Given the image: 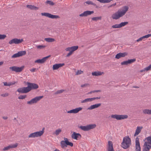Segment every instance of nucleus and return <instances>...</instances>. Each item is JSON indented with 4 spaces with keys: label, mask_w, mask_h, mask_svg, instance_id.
I'll return each mask as SVG.
<instances>
[{
    "label": "nucleus",
    "mask_w": 151,
    "mask_h": 151,
    "mask_svg": "<svg viewBox=\"0 0 151 151\" xmlns=\"http://www.w3.org/2000/svg\"><path fill=\"white\" fill-rule=\"evenodd\" d=\"M128 9L129 7L127 6H124L117 12L113 13L111 15V18L113 19H118L124 15Z\"/></svg>",
    "instance_id": "1"
},
{
    "label": "nucleus",
    "mask_w": 151,
    "mask_h": 151,
    "mask_svg": "<svg viewBox=\"0 0 151 151\" xmlns=\"http://www.w3.org/2000/svg\"><path fill=\"white\" fill-rule=\"evenodd\" d=\"M131 145V140L128 136H126L123 139L121 143V147L124 149H127L130 147Z\"/></svg>",
    "instance_id": "2"
},
{
    "label": "nucleus",
    "mask_w": 151,
    "mask_h": 151,
    "mask_svg": "<svg viewBox=\"0 0 151 151\" xmlns=\"http://www.w3.org/2000/svg\"><path fill=\"white\" fill-rule=\"evenodd\" d=\"M45 128H43L42 130L37 131L30 134L28 136L29 138H34L36 137H40L42 136L44 133Z\"/></svg>",
    "instance_id": "3"
},
{
    "label": "nucleus",
    "mask_w": 151,
    "mask_h": 151,
    "mask_svg": "<svg viewBox=\"0 0 151 151\" xmlns=\"http://www.w3.org/2000/svg\"><path fill=\"white\" fill-rule=\"evenodd\" d=\"M61 147L63 149L65 148L68 145L71 147L73 146V144L72 142L69 141L68 139L66 138H64V140H62L60 142Z\"/></svg>",
    "instance_id": "4"
},
{
    "label": "nucleus",
    "mask_w": 151,
    "mask_h": 151,
    "mask_svg": "<svg viewBox=\"0 0 151 151\" xmlns=\"http://www.w3.org/2000/svg\"><path fill=\"white\" fill-rule=\"evenodd\" d=\"M78 48V46H75L70 47H67L65 49V51H69V52L67 55L66 57H68L71 55L74 52L77 50Z\"/></svg>",
    "instance_id": "5"
},
{
    "label": "nucleus",
    "mask_w": 151,
    "mask_h": 151,
    "mask_svg": "<svg viewBox=\"0 0 151 151\" xmlns=\"http://www.w3.org/2000/svg\"><path fill=\"white\" fill-rule=\"evenodd\" d=\"M96 125L95 124H90L86 126H81L80 127L82 130L84 131H88L91 129H93L96 127Z\"/></svg>",
    "instance_id": "6"
},
{
    "label": "nucleus",
    "mask_w": 151,
    "mask_h": 151,
    "mask_svg": "<svg viewBox=\"0 0 151 151\" xmlns=\"http://www.w3.org/2000/svg\"><path fill=\"white\" fill-rule=\"evenodd\" d=\"M43 97V96H38L34 98L30 101H28L27 104L29 105H31L37 103Z\"/></svg>",
    "instance_id": "7"
},
{
    "label": "nucleus",
    "mask_w": 151,
    "mask_h": 151,
    "mask_svg": "<svg viewBox=\"0 0 151 151\" xmlns=\"http://www.w3.org/2000/svg\"><path fill=\"white\" fill-rule=\"evenodd\" d=\"M111 117L117 120H121L127 118L128 116L127 115H118L115 114L111 115Z\"/></svg>",
    "instance_id": "8"
},
{
    "label": "nucleus",
    "mask_w": 151,
    "mask_h": 151,
    "mask_svg": "<svg viewBox=\"0 0 151 151\" xmlns=\"http://www.w3.org/2000/svg\"><path fill=\"white\" fill-rule=\"evenodd\" d=\"M28 86L27 87L19 88L18 89L17 91L19 93H26L31 91V89L28 83Z\"/></svg>",
    "instance_id": "9"
},
{
    "label": "nucleus",
    "mask_w": 151,
    "mask_h": 151,
    "mask_svg": "<svg viewBox=\"0 0 151 151\" xmlns=\"http://www.w3.org/2000/svg\"><path fill=\"white\" fill-rule=\"evenodd\" d=\"M24 66H22L21 67H18L16 66H13L9 68L12 71L15 72L17 73L20 72H21L24 69Z\"/></svg>",
    "instance_id": "10"
},
{
    "label": "nucleus",
    "mask_w": 151,
    "mask_h": 151,
    "mask_svg": "<svg viewBox=\"0 0 151 151\" xmlns=\"http://www.w3.org/2000/svg\"><path fill=\"white\" fill-rule=\"evenodd\" d=\"M41 14L42 16H44L51 19H58L60 17L57 15H54L48 13H42Z\"/></svg>",
    "instance_id": "11"
},
{
    "label": "nucleus",
    "mask_w": 151,
    "mask_h": 151,
    "mask_svg": "<svg viewBox=\"0 0 151 151\" xmlns=\"http://www.w3.org/2000/svg\"><path fill=\"white\" fill-rule=\"evenodd\" d=\"M23 41L22 39H18L17 38H14L12 39L9 42V43L10 44H19L21 43Z\"/></svg>",
    "instance_id": "12"
},
{
    "label": "nucleus",
    "mask_w": 151,
    "mask_h": 151,
    "mask_svg": "<svg viewBox=\"0 0 151 151\" xmlns=\"http://www.w3.org/2000/svg\"><path fill=\"white\" fill-rule=\"evenodd\" d=\"M71 137L72 139L77 140L80 139L81 137V136L79 133L73 132L71 134Z\"/></svg>",
    "instance_id": "13"
},
{
    "label": "nucleus",
    "mask_w": 151,
    "mask_h": 151,
    "mask_svg": "<svg viewBox=\"0 0 151 151\" xmlns=\"http://www.w3.org/2000/svg\"><path fill=\"white\" fill-rule=\"evenodd\" d=\"M83 109V108L81 107H79L76 108L75 109H73L70 111H68L67 112L69 114H76L78 113L79 111H81Z\"/></svg>",
    "instance_id": "14"
},
{
    "label": "nucleus",
    "mask_w": 151,
    "mask_h": 151,
    "mask_svg": "<svg viewBox=\"0 0 151 151\" xmlns=\"http://www.w3.org/2000/svg\"><path fill=\"white\" fill-rule=\"evenodd\" d=\"M18 145V144L17 143L14 144L10 145L4 147L2 149V150L3 151H5L8 150L11 148H15L17 147Z\"/></svg>",
    "instance_id": "15"
},
{
    "label": "nucleus",
    "mask_w": 151,
    "mask_h": 151,
    "mask_svg": "<svg viewBox=\"0 0 151 151\" xmlns=\"http://www.w3.org/2000/svg\"><path fill=\"white\" fill-rule=\"evenodd\" d=\"M50 57V55H49L47 56L44 57L42 59H38L35 61V63H45L46 60Z\"/></svg>",
    "instance_id": "16"
},
{
    "label": "nucleus",
    "mask_w": 151,
    "mask_h": 151,
    "mask_svg": "<svg viewBox=\"0 0 151 151\" xmlns=\"http://www.w3.org/2000/svg\"><path fill=\"white\" fill-rule=\"evenodd\" d=\"M135 150L136 151H141V147L138 137H136L135 140Z\"/></svg>",
    "instance_id": "17"
},
{
    "label": "nucleus",
    "mask_w": 151,
    "mask_h": 151,
    "mask_svg": "<svg viewBox=\"0 0 151 151\" xmlns=\"http://www.w3.org/2000/svg\"><path fill=\"white\" fill-rule=\"evenodd\" d=\"M93 13V11H87L80 14L79 16L80 17H86L88 15H91Z\"/></svg>",
    "instance_id": "18"
},
{
    "label": "nucleus",
    "mask_w": 151,
    "mask_h": 151,
    "mask_svg": "<svg viewBox=\"0 0 151 151\" xmlns=\"http://www.w3.org/2000/svg\"><path fill=\"white\" fill-rule=\"evenodd\" d=\"M151 148V145L147 144V143H144L143 145V151H149Z\"/></svg>",
    "instance_id": "19"
},
{
    "label": "nucleus",
    "mask_w": 151,
    "mask_h": 151,
    "mask_svg": "<svg viewBox=\"0 0 151 151\" xmlns=\"http://www.w3.org/2000/svg\"><path fill=\"white\" fill-rule=\"evenodd\" d=\"M64 65L65 64L64 63L55 64L53 65L52 69L53 70H58L60 68Z\"/></svg>",
    "instance_id": "20"
},
{
    "label": "nucleus",
    "mask_w": 151,
    "mask_h": 151,
    "mask_svg": "<svg viewBox=\"0 0 151 151\" xmlns=\"http://www.w3.org/2000/svg\"><path fill=\"white\" fill-rule=\"evenodd\" d=\"M128 53L127 52L123 53H119L116 55L115 56V58L119 59L121 58L124 57L127 55Z\"/></svg>",
    "instance_id": "21"
},
{
    "label": "nucleus",
    "mask_w": 151,
    "mask_h": 151,
    "mask_svg": "<svg viewBox=\"0 0 151 151\" xmlns=\"http://www.w3.org/2000/svg\"><path fill=\"white\" fill-rule=\"evenodd\" d=\"M143 128V127L142 126H138L137 127L136 129L135 132L134 134V136L136 137L138 135L139 133L141 132L142 129Z\"/></svg>",
    "instance_id": "22"
},
{
    "label": "nucleus",
    "mask_w": 151,
    "mask_h": 151,
    "mask_svg": "<svg viewBox=\"0 0 151 151\" xmlns=\"http://www.w3.org/2000/svg\"><path fill=\"white\" fill-rule=\"evenodd\" d=\"M136 61L135 59H131L129 60H128L124 61L122 62L121 64L122 65H127L128 64L132 63Z\"/></svg>",
    "instance_id": "23"
},
{
    "label": "nucleus",
    "mask_w": 151,
    "mask_h": 151,
    "mask_svg": "<svg viewBox=\"0 0 151 151\" xmlns=\"http://www.w3.org/2000/svg\"><path fill=\"white\" fill-rule=\"evenodd\" d=\"M28 83L31 89V90L32 89H37L39 87L38 85L36 84L30 83Z\"/></svg>",
    "instance_id": "24"
},
{
    "label": "nucleus",
    "mask_w": 151,
    "mask_h": 151,
    "mask_svg": "<svg viewBox=\"0 0 151 151\" xmlns=\"http://www.w3.org/2000/svg\"><path fill=\"white\" fill-rule=\"evenodd\" d=\"M101 105V104L99 103L94 105H93L91 106L90 107L88 108V110H92L94 109L97 108L99 107Z\"/></svg>",
    "instance_id": "25"
},
{
    "label": "nucleus",
    "mask_w": 151,
    "mask_h": 151,
    "mask_svg": "<svg viewBox=\"0 0 151 151\" xmlns=\"http://www.w3.org/2000/svg\"><path fill=\"white\" fill-rule=\"evenodd\" d=\"M104 74L103 72L99 71H94L92 73V75L93 76H98L102 75Z\"/></svg>",
    "instance_id": "26"
},
{
    "label": "nucleus",
    "mask_w": 151,
    "mask_h": 151,
    "mask_svg": "<svg viewBox=\"0 0 151 151\" xmlns=\"http://www.w3.org/2000/svg\"><path fill=\"white\" fill-rule=\"evenodd\" d=\"M151 36V34H148L145 36H143L137 39L136 40L137 42H139L140 41H142L144 38H147Z\"/></svg>",
    "instance_id": "27"
},
{
    "label": "nucleus",
    "mask_w": 151,
    "mask_h": 151,
    "mask_svg": "<svg viewBox=\"0 0 151 151\" xmlns=\"http://www.w3.org/2000/svg\"><path fill=\"white\" fill-rule=\"evenodd\" d=\"M27 7L31 10H37L38 9V8L35 6L30 5H27Z\"/></svg>",
    "instance_id": "28"
},
{
    "label": "nucleus",
    "mask_w": 151,
    "mask_h": 151,
    "mask_svg": "<svg viewBox=\"0 0 151 151\" xmlns=\"http://www.w3.org/2000/svg\"><path fill=\"white\" fill-rule=\"evenodd\" d=\"M142 111L145 114H151V109H145L143 110Z\"/></svg>",
    "instance_id": "29"
},
{
    "label": "nucleus",
    "mask_w": 151,
    "mask_h": 151,
    "mask_svg": "<svg viewBox=\"0 0 151 151\" xmlns=\"http://www.w3.org/2000/svg\"><path fill=\"white\" fill-rule=\"evenodd\" d=\"M45 40L48 42H52L55 41L54 39L51 38H45Z\"/></svg>",
    "instance_id": "30"
},
{
    "label": "nucleus",
    "mask_w": 151,
    "mask_h": 151,
    "mask_svg": "<svg viewBox=\"0 0 151 151\" xmlns=\"http://www.w3.org/2000/svg\"><path fill=\"white\" fill-rule=\"evenodd\" d=\"M146 141L145 143H147V144H150L151 145V136H150L146 137L145 139Z\"/></svg>",
    "instance_id": "31"
},
{
    "label": "nucleus",
    "mask_w": 151,
    "mask_h": 151,
    "mask_svg": "<svg viewBox=\"0 0 151 151\" xmlns=\"http://www.w3.org/2000/svg\"><path fill=\"white\" fill-rule=\"evenodd\" d=\"M93 101L92 98H87L85 99L84 100L82 101L81 103H85L91 102Z\"/></svg>",
    "instance_id": "32"
},
{
    "label": "nucleus",
    "mask_w": 151,
    "mask_h": 151,
    "mask_svg": "<svg viewBox=\"0 0 151 151\" xmlns=\"http://www.w3.org/2000/svg\"><path fill=\"white\" fill-rule=\"evenodd\" d=\"M19 54V57L22 56L23 55H25L26 53V52L25 51H22L18 52Z\"/></svg>",
    "instance_id": "33"
},
{
    "label": "nucleus",
    "mask_w": 151,
    "mask_h": 151,
    "mask_svg": "<svg viewBox=\"0 0 151 151\" xmlns=\"http://www.w3.org/2000/svg\"><path fill=\"white\" fill-rule=\"evenodd\" d=\"M61 132V129H58L55 131V132L54 133V134H55L56 135H58Z\"/></svg>",
    "instance_id": "34"
},
{
    "label": "nucleus",
    "mask_w": 151,
    "mask_h": 151,
    "mask_svg": "<svg viewBox=\"0 0 151 151\" xmlns=\"http://www.w3.org/2000/svg\"><path fill=\"white\" fill-rule=\"evenodd\" d=\"M15 83V82L14 83H12V82L7 83V82H3L4 85L5 86H9L13 85Z\"/></svg>",
    "instance_id": "35"
},
{
    "label": "nucleus",
    "mask_w": 151,
    "mask_h": 151,
    "mask_svg": "<svg viewBox=\"0 0 151 151\" xmlns=\"http://www.w3.org/2000/svg\"><path fill=\"white\" fill-rule=\"evenodd\" d=\"M128 22H122L120 24H119L120 28H121L123 27H124L127 25L128 24Z\"/></svg>",
    "instance_id": "36"
},
{
    "label": "nucleus",
    "mask_w": 151,
    "mask_h": 151,
    "mask_svg": "<svg viewBox=\"0 0 151 151\" xmlns=\"http://www.w3.org/2000/svg\"><path fill=\"white\" fill-rule=\"evenodd\" d=\"M101 18L102 17L101 16L93 17L92 18V19L93 21H96L99 20H101Z\"/></svg>",
    "instance_id": "37"
},
{
    "label": "nucleus",
    "mask_w": 151,
    "mask_h": 151,
    "mask_svg": "<svg viewBox=\"0 0 151 151\" xmlns=\"http://www.w3.org/2000/svg\"><path fill=\"white\" fill-rule=\"evenodd\" d=\"M113 147V144L112 142L111 141H109L108 145V148H111Z\"/></svg>",
    "instance_id": "38"
},
{
    "label": "nucleus",
    "mask_w": 151,
    "mask_h": 151,
    "mask_svg": "<svg viewBox=\"0 0 151 151\" xmlns=\"http://www.w3.org/2000/svg\"><path fill=\"white\" fill-rule=\"evenodd\" d=\"M37 48L39 49L44 48L46 47V46L43 45H37L36 46Z\"/></svg>",
    "instance_id": "39"
},
{
    "label": "nucleus",
    "mask_w": 151,
    "mask_h": 151,
    "mask_svg": "<svg viewBox=\"0 0 151 151\" xmlns=\"http://www.w3.org/2000/svg\"><path fill=\"white\" fill-rule=\"evenodd\" d=\"M85 3L89 5L91 4L93 6L96 5V4H95L93 3L92 1H86Z\"/></svg>",
    "instance_id": "40"
},
{
    "label": "nucleus",
    "mask_w": 151,
    "mask_h": 151,
    "mask_svg": "<svg viewBox=\"0 0 151 151\" xmlns=\"http://www.w3.org/2000/svg\"><path fill=\"white\" fill-rule=\"evenodd\" d=\"M46 3L47 4H49L50 5L53 6L54 5V3H53L52 1H47Z\"/></svg>",
    "instance_id": "41"
},
{
    "label": "nucleus",
    "mask_w": 151,
    "mask_h": 151,
    "mask_svg": "<svg viewBox=\"0 0 151 151\" xmlns=\"http://www.w3.org/2000/svg\"><path fill=\"white\" fill-rule=\"evenodd\" d=\"M145 70L146 71H147L149 70H151V64L148 67L145 68Z\"/></svg>",
    "instance_id": "42"
},
{
    "label": "nucleus",
    "mask_w": 151,
    "mask_h": 151,
    "mask_svg": "<svg viewBox=\"0 0 151 151\" xmlns=\"http://www.w3.org/2000/svg\"><path fill=\"white\" fill-rule=\"evenodd\" d=\"M83 72L81 70H78L76 73V75H78L81 74L83 73Z\"/></svg>",
    "instance_id": "43"
},
{
    "label": "nucleus",
    "mask_w": 151,
    "mask_h": 151,
    "mask_svg": "<svg viewBox=\"0 0 151 151\" xmlns=\"http://www.w3.org/2000/svg\"><path fill=\"white\" fill-rule=\"evenodd\" d=\"M64 91V90L63 89L58 90L55 93V94H60L62 93Z\"/></svg>",
    "instance_id": "44"
},
{
    "label": "nucleus",
    "mask_w": 151,
    "mask_h": 151,
    "mask_svg": "<svg viewBox=\"0 0 151 151\" xmlns=\"http://www.w3.org/2000/svg\"><path fill=\"white\" fill-rule=\"evenodd\" d=\"M88 86H89V84L88 83H86L84 84H82L81 85V87L82 88H84L85 87H86Z\"/></svg>",
    "instance_id": "45"
},
{
    "label": "nucleus",
    "mask_w": 151,
    "mask_h": 151,
    "mask_svg": "<svg viewBox=\"0 0 151 151\" xmlns=\"http://www.w3.org/2000/svg\"><path fill=\"white\" fill-rule=\"evenodd\" d=\"M6 36L5 35H1L0 34V40H3L5 39Z\"/></svg>",
    "instance_id": "46"
},
{
    "label": "nucleus",
    "mask_w": 151,
    "mask_h": 151,
    "mask_svg": "<svg viewBox=\"0 0 151 151\" xmlns=\"http://www.w3.org/2000/svg\"><path fill=\"white\" fill-rule=\"evenodd\" d=\"M101 91L100 90L93 91H91L89 92L88 93V94H91L93 93H94L95 92H100Z\"/></svg>",
    "instance_id": "47"
},
{
    "label": "nucleus",
    "mask_w": 151,
    "mask_h": 151,
    "mask_svg": "<svg viewBox=\"0 0 151 151\" xmlns=\"http://www.w3.org/2000/svg\"><path fill=\"white\" fill-rule=\"evenodd\" d=\"M27 97L26 95H20L18 97V99H25Z\"/></svg>",
    "instance_id": "48"
},
{
    "label": "nucleus",
    "mask_w": 151,
    "mask_h": 151,
    "mask_svg": "<svg viewBox=\"0 0 151 151\" xmlns=\"http://www.w3.org/2000/svg\"><path fill=\"white\" fill-rule=\"evenodd\" d=\"M112 27L114 28H120L119 24H116L112 26Z\"/></svg>",
    "instance_id": "49"
},
{
    "label": "nucleus",
    "mask_w": 151,
    "mask_h": 151,
    "mask_svg": "<svg viewBox=\"0 0 151 151\" xmlns=\"http://www.w3.org/2000/svg\"><path fill=\"white\" fill-rule=\"evenodd\" d=\"M9 94L7 93H5L1 94V96L3 97H6L8 96Z\"/></svg>",
    "instance_id": "50"
},
{
    "label": "nucleus",
    "mask_w": 151,
    "mask_h": 151,
    "mask_svg": "<svg viewBox=\"0 0 151 151\" xmlns=\"http://www.w3.org/2000/svg\"><path fill=\"white\" fill-rule=\"evenodd\" d=\"M19 57V54H18V52H17V53H16V54H15L13 55L12 56V58H16L17 57Z\"/></svg>",
    "instance_id": "51"
},
{
    "label": "nucleus",
    "mask_w": 151,
    "mask_h": 151,
    "mask_svg": "<svg viewBox=\"0 0 151 151\" xmlns=\"http://www.w3.org/2000/svg\"><path fill=\"white\" fill-rule=\"evenodd\" d=\"M100 98H101L100 97H93V98H92L93 101L95 100V99H100Z\"/></svg>",
    "instance_id": "52"
},
{
    "label": "nucleus",
    "mask_w": 151,
    "mask_h": 151,
    "mask_svg": "<svg viewBox=\"0 0 151 151\" xmlns=\"http://www.w3.org/2000/svg\"><path fill=\"white\" fill-rule=\"evenodd\" d=\"M108 151H114L113 147L108 148Z\"/></svg>",
    "instance_id": "53"
},
{
    "label": "nucleus",
    "mask_w": 151,
    "mask_h": 151,
    "mask_svg": "<svg viewBox=\"0 0 151 151\" xmlns=\"http://www.w3.org/2000/svg\"><path fill=\"white\" fill-rule=\"evenodd\" d=\"M36 70V68H33L32 69H30V71L31 72H34Z\"/></svg>",
    "instance_id": "54"
},
{
    "label": "nucleus",
    "mask_w": 151,
    "mask_h": 151,
    "mask_svg": "<svg viewBox=\"0 0 151 151\" xmlns=\"http://www.w3.org/2000/svg\"><path fill=\"white\" fill-rule=\"evenodd\" d=\"M145 71H145V68L144 69L140 71V72L141 73H142V72H144Z\"/></svg>",
    "instance_id": "55"
},
{
    "label": "nucleus",
    "mask_w": 151,
    "mask_h": 151,
    "mask_svg": "<svg viewBox=\"0 0 151 151\" xmlns=\"http://www.w3.org/2000/svg\"><path fill=\"white\" fill-rule=\"evenodd\" d=\"M116 5V3H114V4H111V5H110L109 7H112V6H115Z\"/></svg>",
    "instance_id": "56"
},
{
    "label": "nucleus",
    "mask_w": 151,
    "mask_h": 151,
    "mask_svg": "<svg viewBox=\"0 0 151 151\" xmlns=\"http://www.w3.org/2000/svg\"><path fill=\"white\" fill-rule=\"evenodd\" d=\"M3 118L4 119H8V117L6 116H3Z\"/></svg>",
    "instance_id": "57"
},
{
    "label": "nucleus",
    "mask_w": 151,
    "mask_h": 151,
    "mask_svg": "<svg viewBox=\"0 0 151 151\" xmlns=\"http://www.w3.org/2000/svg\"><path fill=\"white\" fill-rule=\"evenodd\" d=\"M53 151H60L58 149H55Z\"/></svg>",
    "instance_id": "58"
},
{
    "label": "nucleus",
    "mask_w": 151,
    "mask_h": 151,
    "mask_svg": "<svg viewBox=\"0 0 151 151\" xmlns=\"http://www.w3.org/2000/svg\"><path fill=\"white\" fill-rule=\"evenodd\" d=\"M3 62H0V65H1L3 64Z\"/></svg>",
    "instance_id": "59"
}]
</instances>
